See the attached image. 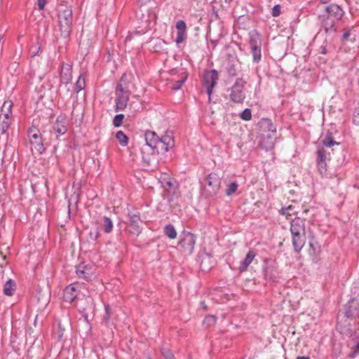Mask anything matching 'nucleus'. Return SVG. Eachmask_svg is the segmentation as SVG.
<instances>
[{
    "instance_id": "obj_1",
    "label": "nucleus",
    "mask_w": 359,
    "mask_h": 359,
    "mask_svg": "<svg viewBox=\"0 0 359 359\" xmlns=\"http://www.w3.org/2000/svg\"><path fill=\"white\" fill-rule=\"evenodd\" d=\"M144 136L147 144L157 154H164L175 145L174 137L171 132H166L159 137L156 133L147 131Z\"/></svg>"
},
{
    "instance_id": "obj_2",
    "label": "nucleus",
    "mask_w": 359,
    "mask_h": 359,
    "mask_svg": "<svg viewBox=\"0 0 359 359\" xmlns=\"http://www.w3.org/2000/svg\"><path fill=\"white\" fill-rule=\"evenodd\" d=\"M292 243L294 251L299 252L306 243V235L309 230H306L305 222L299 217H295L290 223Z\"/></svg>"
},
{
    "instance_id": "obj_3",
    "label": "nucleus",
    "mask_w": 359,
    "mask_h": 359,
    "mask_svg": "<svg viewBox=\"0 0 359 359\" xmlns=\"http://www.w3.org/2000/svg\"><path fill=\"white\" fill-rule=\"evenodd\" d=\"M72 11L70 7L60 10L58 13L59 27L62 36L67 37L72 32Z\"/></svg>"
},
{
    "instance_id": "obj_4",
    "label": "nucleus",
    "mask_w": 359,
    "mask_h": 359,
    "mask_svg": "<svg viewBox=\"0 0 359 359\" xmlns=\"http://www.w3.org/2000/svg\"><path fill=\"white\" fill-rule=\"evenodd\" d=\"M28 137L32 144V150L35 149L41 154L44 151V147L39 130L36 126H32L29 130Z\"/></svg>"
},
{
    "instance_id": "obj_5",
    "label": "nucleus",
    "mask_w": 359,
    "mask_h": 359,
    "mask_svg": "<svg viewBox=\"0 0 359 359\" xmlns=\"http://www.w3.org/2000/svg\"><path fill=\"white\" fill-rule=\"evenodd\" d=\"M196 244V236L189 232H185L182 234L179 241V245L182 248V251L186 255H191Z\"/></svg>"
},
{
    "instance_id": "obj_6",
    "label": "nucleus",
    "mask_w": 359,
    "mask_h": 359,
    "mask_svg": "<svg viewBox=\"0 0 359 359\" xmlns=\"http://www.w3.org/2000/svg\"><path fill=\"white\" fill-rule=\"evenodd\" d=\"M245 82L239 79H237L234 85L232 86L231 93L230 95L231 99L237 103H241L245 97Z\"/></svg>"
},
{
    "instance_id": "obj_7",
    "label": "nucleus",
    "mask_w": 359,
    "mask_h": 359,
    "mask_svg": "<svg viewBox=\"0 0 359 359\" xmlns=\"http://www.w3.org/2000/svg\"><path fill=\"white\" fill-rule=\"evenodd\" d=\"M129 92L124 90L121 84H118L116 90V108L117 110H123L127 108Z\"/></svg>"
},
{
    "instance_id": "obj_8",
    "label": "nucleus",
    "mask_w": 359,
    "mask_h": 359,
    "mask_svg": "<svg viewBox=\"0 0 359 359\" xmlns=\"http://www.w3.org/2000/svg\"><path fill=\"white\" fill-rule=\"evenodd\" d=\"M250 46L254 61L258 62L261 60V38L257 33L250 35Z\"/></svg>"
},
{
    "instance_id": "obj_9",
    "label": "nucleus",
    "mask_w": 359,
    "mask_h": 359,
    "mask_svg": "<svg viewBox=\"0 0 359 359\" xmlns=\"http://www.w3.org/2000/svg\"><path fill=\"white\" fill-rule=\"evenodd\" d=\"M217 79L218 74L217 71L212 69L205 73L203 77V85L207 88V92L209 97H210L212 93V89L216 85Z\"/></svg>"
},
{
    "instance_id": "obj_10",
    "label": "nucleus",
    "mask_w": 359,
    "mask_h": 359,
    "mask_svg": "<svg viewBox=\"0 0 359 359\" xmlns=\"http://www.w3.org/2000/svg\"><path fill=\"white\" fill-rule=\"evenodd\" d=\"M95 267L93 264H79L77 268L76 273L79 278L89 280L95 274Z\"/></svg>"
},
{
    "instance_id": "obj_11",
    "label": "nucleus",
    "mask_w": 359,
    "mask_h": 359,
    "mask_svg": "<svg viewBox=\"0 0 359 359\" xmlns=\"http://www.w3.org/2000/svg\"><path fill=\"white\" fill-rule=\"evenodd\" d=\"M79 292L78 284H71L66 287L64 292V299L66 302H72L77 297Z\"/></svg>"
},
{
    "instance_id": "obj_12",
    "label": "nucleus",
    "mask_w": 359,
    "mask_h": 359,
    "mask_svg": "<svg viewBox=\"0 0 359 359\" xmlns=\"http://www.w3.org/2000/svg\"><path fill=\"white\" fill-rule=\"evenodd\" d=\"M177 44L182 43L187 38V25L184 20H178L176 23Z\"/></svg>"
},
{
    "instance_id": "obj_13",
    "label": "nucleus",
    "mask_w": 359,
    "mask_h": 359,
    "mask_svg": "<svg viewBox=\"0 0 359 359\" xmlns=\"http://www.w3.org/2000/svg\"><path fill=\"white\" fill-rule=\"evenodd\" d=\"M140 222V218L139 215H130V224L128 225V229L130 233L136 236L140 234L141 232V228L139 225Z\"/></svg>"
},
{
    "instance_id": "obj_14",
    "label": "nucleus",
    "mask_w": 359,
    "mask_h": 359,
    "mask_svg": "<svg viewBox=\"0 0 359 359\" xmlns=\"http://www.w3.org/2000/svg\"><path fill=\"white\" fill-rule=\"evenodd\" d=\"M206 182L209 187L211 188V194H215L219 189L220 180L219 177L215 174H210L207 178Z\"/></svg>"
},
{
    "instance_id": "obj_15",
    "label": "nucleus",
    "mask_w": 359,
    "mask_h": 359,
    "mask_svg": "<svg viewBox=\"0 0 359 359\" xmlns=\"http://www.w3.org/2000/svg\"><path fill=\"white\" fill-rule=\"evenodd\" d=\"M72 67L68 64H63L61 69V83L67 86L72 81Z\"/></svg>"
},
{
    "instance_id": "obj_16",
    "label": "nucleus",
    "mask_w": 359,
    "mask_h": 359,
    "mask_svg": "<svg viewBox=\"0 0 359 359\" xmlns=\"http://www.w3.org/2000/svg\"><path fill=\"white\" fill-rule=\"evenodd\" d=\"M298 210H299L298 203L293 201L292 204H290L286 207H283L280 210L279 212L281 215H284L287 219H288L290 217L298 214Z\"/></svg>"
},
{
    "instance_id": "obj_17",
    "label": "nucleus",
    "mask_w": 359,
    "mask_h": 359,
    "mask_svg": "<svg viewBox=\"0 0 359 359\" xmlns=\"http://www.w3.org/2000/svg\"><path fill=\"white\" fill-rule=\"evenodd\" d=\"M328 17H333L336 20H339L343 16V10L337 4H331L325 8Z\"/></svg>"
},
{
    "instance_id": "obj_18",
    "label": "nucleus",
    "mask_w": 359,
    "mask_h": 359,
    "mask_svg": "<svg viewBox=\"0 0 359 359\" xmlns=\"http://www.w3.org/2000/svg\"><path fill=\"white\" fill-rule=\"evenodd\" d=\"M257 254L252 251V250H250L245 259L242 261L241 262V264L239 267V270L240 271H244L247 269V268L248 267V266L252 263V262L253 261L254 258L256 257Z\"/></svg>"
},
{
    "instance_id": "obj_19",
    "label": "nucleus",
    "mask_w": 359,
    "mask_h": 359,
    "mask_svg": "<svg viewBox=\"0 0 359 359\" xmlns=\"http://www.w3.org/2000/svg\"><path fill=\"white\" fill-rule=\"evenodd\" d=\"M259 144L263 149L266 150L271 149L273 147L274 145L273 137H271L269 134L266 135H262Z\"/></svg>"
},
{
    "instance_id": "obj_20",
    "label": "nucleus",
    "mask_w": 359,
    "mask_h": 359,
    "mask_svg": "<svg viewBox=\"0 0 359 359\" xmlns=\"http://www.w3.org/2000/svg\"><path fill=\"white\" fill-rule=\"evenodd\" d=\"M54 130L60 135L65 133L67 128L65 126V118L62 116H59L53 126Z\"/></svg>"
},
{
    "instance_id": "obj_21",
    "label": "nucleus",
    "mask_w": 359,
    "mask_h": 359,
    "mask_svg": "<svg viewBox=\"0 0 359 359\" xmlns=\"http://www.w3.org/2000/svg\"><path fill=\"white\" fill-rule=\"evenodd\" d=\"M13 102L11 100H6L4 101L1 111L0 116H12V108H13Z\"/></svg>"
},
{
    "instance_id": "obj_22",
    "label": "nucleus",
    "mask_w": 359,
    "mask_h": 359,
    "mask_svg": "<svg viewBox=\"0 0 359 359\" xmlns=\"http://www.w3.org/2000/svg\"><path fill=\"white\" fill-rule=\"evenodd\" d=\"M142 108L141 104L138 100L135 101H131L128 105H127V109L129 111V116H135L137 112L140 111Z\"/></svg>"
},
{
    "instance_id": "obj_23",
    "label": "nucleus",
    "mask_w": 359,
    "mask_h": 359,
    "mask_svg": "<svg viewBox=\"0 0 359 359\" xmlns=\"http://www.w3.org/2000/svg\"><path fill=\"white\" fill-rule=\"evenodd\" d=\"M15 290V283L13 280L9 279L4 285V294L6 296H12L14 294Z\"/></svg>"
},
{
    "instance_id": "obj_24",
    "label": "nucleus",
    "mask_w": 359,
    "mask_h": 359,
    "mask_svg": "<svg viewBox=\"0 0 359 359\" xmlns=\"http://www.w3.org/2000/svg\"><path fill=\"white\" fill-rule=\"evenodd\" d=\"M12 116H0V130L2 133H4L7 131L11 123Z\"/></svg>"
},
{
    "instance_id": "obj_25",
    "label": "nucleus",
    "mask_w": 359,
    "mask_h": 359,
    "mask_svg": "<svg viewBox=\"0 0 359 359\" xmlns=\"http://www.w3.org/2000/svg\"><path fill=\"white\" fill-rule=\"evenodd\" d=\"M160 182L164 188H172L175 185V181L167 174L161 176Z\"/></svg>"
},
{
    "instance_id": "obj_26",
    "label": "nucleus",
    "mask_w": 359,
    "mask_h": 359,
    "mask_svg": "<svg viewBox=\"0 0 359 359\" xmlns=\"http://www.w3.org/2000/svg\"><path fill=\"white\" fill-rule=\"evenodd\" d=\"M323 151H320V159L317 160L318 169L320 175H323L327 172V161L323 159Z\"/></svg>"
},
{
    "instance_id": "obj_27",
    "label": "nucleus",
    "mask_w": 359,
    "mask_h": 359,
    "mask_svg": "<svg viewBox=\"0 0 359 359\" xmlns=\"http://www.w3.org/2000/svg\"><path fill=\"white\" fill-rule=\"evenodd\" d=\"M261 127L263 129H268L269 132H271L273 135L276 133V128L269 119H262L261 123Z\"/></svg>"
},
{
    "instance_id": "obj_28",
    "label": "nucleus",
    "mask_w": 359,
    "mask_h": 359,
    "mask_svg": "<svg viewBox=\"0 0 359 359\" xmlns=\"http://www.w3.org/2000/svg\"><path fill=\"white\" fill-rule=\"evenodd\" d=\"M165 234L170 239H175L177 237V231L172 224H168L164 227Z\"/></svg>"
},
{
    "instance_id": "obj_29",
    "label": "nucleus",
    "mask_w": 359,
    "mask_h": 359,
    "mask_svg": "<svg viewBox=\"0 0 359 359\" xmlns=\"http://www.w3.org/2000/svg\"><path fill=\"white\" fill-rule=\"evenodd\" d=\"M309 252L310 255L316 256L317 255V248L316 245L313 242V239L314 238L313 233L311 231H309Z\"/></svg>"
},
{
    "instance_id": "obj_30",
    "label": "nucleus",
    "mask_w": 359,
    "mask_h": 359,
    "mask_svg": "<svg viewBox=\"0 0 359 359\" xmlns=\"http://www.w3.org/2000/svg\"><path fill=\"white\" fill-rule=\"evenodd\" d=\"M116 137L118 140V142L122 146H126L128 142V137L121 130H119L116 134Z\"/></svg>"
},
{
    "instance_id": "obj_31",
    "label": "nucleus",
    "mask_w": 359,
    "mask_h": 359,
    "mask_svg": "<svg viewBox=\"0 0 359 359\" xmlns=\"http://www.w3.org/2000/svg\"><path fill=\"white\" fill-rule=\"evenodd\" d=\"M338 144V142L334 141L332 135H327L325 138L323 140V145L321 147H324L326 148H330L331 147Z\"/></svg>"
},
{
    "instance_id": "obj_32",
    "label": "nucleus",
    "mask_w": 359,
    "mask_h": 359,
    "mask_svg": "<svg viewBox=\"0 0 359 359\" xmlns=\"http://www.w3.org/2000/svg\"><path fill=\"white\" fill-rule=\"evenodd\" d=\"M103 222L104 231L107 233H110L113 229V223L109 217H104L103 218Z\"/></svg>"
},
{
    "instance_id": "obj_33",
    "label": "nucleus",
    "mask_w": 359,
    "mask_h": 359,
    "mask_svg": "<svg viewBox=\"0 0 359 359\" xmlns=\"http://www.w3.org/2000/svg\"><path fill=\"white\" fill-rule=\"evenodd\" d=\"M323 151V159L328 161L330 159V151H327L324 147H319L318 149V159H320V151Z\"/></svg>"
},
{
    "instance_id": "obj_34",
    "label": "nucleus",
    "mask_w": 359,
    "mask_h": 359,
    "mask_svg": "<svg viewBox=\"0 0 359 359\" xmlns=\"http://www.w3.org/2000/svg\"><path fill=\"white\" fill-rule=\"evenodd\" d=\"M85 87V79L81 75L77 79V81L76 83L75 86V91L76 93H79L81 90H83Z\"/></svg>"
},
{
    "instance_id": "obj_35",
    "label": "nucleus",
    "mask_w": 359,
    "mask_h": 359,
    "mask_svg": "<svg viewBox=\"0 0 359 359\" xmlns=\"http://www.w3.org/2000/svg\"><path fill=\"white\" fill-rule=\"evenodd\" d=\"M238 187V184L236 182H231L228 185V187L226 190V194L227 196H231L234 194Z\"/></svg>"
},
{
    "instance_id": "obj_36",
    "label": "nucleus",
    "mask_w": 359,
    "mask_h": 359,
    "mask_svg": "<svg viewBox=\"0 0 359 359\" xmlns=\"http://www.w3.org/2000/svg\"><path fill=\"white\" fill-rule=\"evenodd\" d=\"M124 116L123 114H118L115 116L113 120V124L115 127H119L123 123Z\"/></svg>"
},
{
    "instance_id": "obj_37",
    "label": "nucleus",
    "mask_w": 359,
    "mask_h": 359,
    "mask_svg": "<svg viewBox=\"0 0 359 359\" xmlns=\"http://www.w3.org/2000/svg\"><path fill=\"white\" fill-rule=\"evenodd\" d=\"M186 79H187V76H184L182 79L175 81V83L171 86V88L174 90L180 89L184 84Z\"/></svg>"
},
{
    "instance_id": "obj_38",
    "label": "nucleus",
    "mask_w": 359,
    "mask_h": 359,
    "mask_svg": "<svg viewBox=\"0 0 359 359\" xmlns=\"http://www.w3.org/2000/svg\"><path fill=\"white\" fill-rule=\"evenodd\" d=\"M241 118L245 121H250L252 118L250 109H245L241 114Z\"/></svg>"
},
{
    "instance_id": "obj_39",
    "label": "nucleus",
    "mask_w": 359,
    "mask_h": 359,
    "mask_svg": "<svg viewBox=\"0 0 359 359\" xmlns=\"http://www.w3.org/2000/svg\"><path fill=\"white\" fill-rule=\"evenodd\" d=\"M161 353L165 359H175L173 353L169 349L163 348Z\"/></svg>"
},
{
    "instance_id": "obj_40",
    "label": "nucleus",
    "mask_w": 359,
    "mask_h": 359,
    "mask_svg": "<svg viewBox=\"0 0 359 359\" xmlns=\"http://www.w3.org/2000/svg\"><path fill=\"white\" fill-rule=\"evenodd\" d=\"M280 14V7L279 5H276L272 9V15L277 17Z\"/></svg>"
},
{
    "instance_id": "obj_41",
    "label": "nucleus",
    "mask_w": 359,
    "mask_h": 359,
    "mask_svg": "<svg viewBox=\"0 0 359 359\" xmlns=\"http://www.w3.org/2000/svg\"><path fill=\"white\" fill-rule=\"evenodd\" d=\"M47 3V0H37V5H38V8L40 11H42L46 4Z\"/></svg>"
},
{
    "instance_id": "obj_42",
    "label": "nucleus",
    "mask_w": 359,
    "mask_h": 359,
    "mask_svg": "<svg viewBox=\"0 0 359 359\" xmlns=\"http://www.w3.org/2000/svg\"><path fill=\"white\" fill-rule=\"evenodd\" d=\"M90 236L92 239L96 240L99 236L98 230L96 229L94 232L90 231Z\"/></svg>"
},
{
    "instance_id": "obj_43",
    "label": "nucleus",
    "mask_w": 359,
    "mask_h": 359,
    "mask_svg": "<svg viewBox=\"0 0 359 359\" xmlns=\"http://www.w3.org/2000/svg\"><path fill=\"white\" fill-rule=\"evenodd\" d=\"M215 318L214 316H209L205 319V321H209L210 323H215Z\"/></svg>"
},
{
    "instance_id": "obj_44",
    "label": "nucleus",
    "mask_w": 359,
    "mask_h": 359,
    "mask_svg": "<svg viewBox=\"0 0 359 359\" xmlns=\"http://www.w3.org/2000/svg\"><path fill=\"white\" fill-rule=\"evenodd\" d=\"M0 258L2 259V260H5L6 258V255L3 254L2 252L0 253Z\"/></svg>"
},
{
    "instance_id": "obj_45",
    "label": "nucleus",
    "mask_w": 359,
    "mask_h": 359,
    "mask_svg": "<svg viewBox=\"0 0 359 359\" xmlns=\"http://www.w3.org/2000/svg\"><path fill=\"white\" fill-rule=\"evenodd\" d=\"M304 208L303 212L306 214L309 212V209L306 207H302Z\"/></svg>"
},
{
    "instance_id": "obj_46",
    "label": "nucleus",
    "mask_w": 359,
    "mask_h": 359,
    "mask_svg": "<svg viewBox=\"0 0 359 359\" xmlns=\"http://www.w3.org/2000/svg\"><path fill=\"white\" fill-rule=\"evenodd\" d=\"M348 36H349V33H348V32H347V33H345V34H344V39H348Z\"/></svg>"
},
{
    "instance_id": "obj_47",
    "label": "nucleus",
    "mask_w": 359,
    "mask_h": 359,
    "mask_svg": "<svg viewBox=\"0 0 359 359\" xmlns=\"http://www.w3.org/2000/svg\"><path fill=\"white\" fill-rule=\"evenodd\" d=\"M297 359H310L309 357H305V356H303V357H297Z\"/></svg>"
},
{
    "instance_id": "obj_48",
    "label": "nucleus",
    "mask_w": 359,
    "mask_h": 359,
    "mask_svg": "<svg viewBox=\"0 0 359 359\" xmlns=\"http://www.w3.org/2000/svg\"><path fill=\"white\" fill-rule=\"evenodd\" d=\"M109 309V305H105V310H106L107 313H108Z\"/></svg>"
},
{
    "instance_id": "obj_49",
    "label": "nucleus",
    "mask_w": 359,
    "mask_h": 359,
    "mask_svg": "<svg viewBox=\"0 0 359 359\" xmlns=\"http://www.w3.org/2000/svg\"><path fill=\"white\" fill-rule=\"evenodd\" d=\"M354 302H352L350 304V307H353L354 306Z\"/></svg>"
},
{
    "instance_id": "obj_50",
    "label": "nucleus",
    "mask_w": 359,
    "mask_h": 359,
    "mask_svg": "<svg viewBox=\"0 0 359 359\" xmlns=\"http://www.w3.org/2000/svg\"><path fill=\"white\" fill-rule=\"evenodd\" d=\"M356 314L359 316V312H358V313H357Z\"/></svg>"
}]
</instances>
